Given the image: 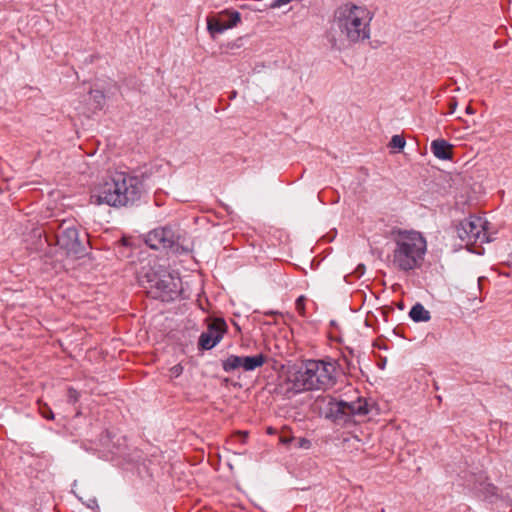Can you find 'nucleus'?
Here are the masks:
<instances>
[{
	"instance_id": "f257e3e1",
	"label": "nucleus",
	"mask_w": 512,
	"mask_h": 512,
	"mask_svg": "<svg viewBox=\"0 0 512 512\" xmlns=\"http://www.w3.org/2000/svg\"><path fill=\"white\" fill-rule=\"evenodd\" d=\"M374 13L363 4L346 1L338 5L332 14L327 39L335 50L344 44L356 45L371 38V22Z\"/></svg>"
},
{
	"instance_id": "f03ea898",
	"label": "nucleus",
	"mask_w": 512,
	"mask_h": 512,
	"mask_svg": "<svg viewBox=\"0 0 512 512\" xmlns=\"http://www.w3.org/2000/svg\"><path fill=\"white\" fill-rule=\"evenodd\" d=\"M143 192V182L138 176L124 172L115 173L107 181L91 192L90 203L94 205H109L113 207L126 206L140 199Z\"/></svg>"
},
{
	"instance_id": "7ed1b4c3",
	"label": "nucleus",
	"mask_w": 512,
	"mask_h": 512,
	"mask_svg": "<svg viewBox=\"0 0 512 512\" xmlns=\"http://www.w3.org/2000/svg\"><path fill=\"white\" fill-rule=\"evenodd\" d=\"M289 389L295 393L313 390H328L336 383L335 363L324 360H307L293 367L286 378Z\"/></svg>"
},
{
	"instance_id": "20e7f679",
	"label": "nucleus",
	"mask_w": 512,
	"mask_h": 512,
	"mask_svg": "<svg viewBox=\"0 0 512 512\" xmlns=\"http://www.w3.org/2000/svg\"><path fill=\"white\" fill-rule=\"evenodd\" d=\"M394 243L390 260L394 268L406 272L421 265L427 246L421 233L400 230L394 234Z\"/></svg>"
},
{
	"instance_id": "39448f33",
	"label": "nucleus",
	"mask_w": 512,
	"mask_h": 512,
	"mask_svg": "<svg viewBox=\"0 0 512 512\" xmlns=\"http://www.w3.org/2000/svg\"><path fill=\"white\" fill-rule=\"evenodd\" d=\"M149 288L154 297L162 301L175 299L181 290V280L178 273L159 268L147 275Z\"/></svg>"
},
{
	"instance_id": "423d86ee",
	"label": "nucleus",
	"mask_w": 512,
	"mask_h": 512,
	"mask_svg": "<svg viewBox=\"0 0 512 512\" xmlns=\"http://www.w3.org/2000/svg\"><path fill=\"white\" fill-rule=\"evenodd\" d=\"M488 224L481 216H470L456 226L457 236L467 245L490 242L493 237L488 232Z\"/></svg>"
},
{
	"instance_id": "0eeeda50",
	"label": "nucleus",
	"mask_w": 512,
	"mask_h": 512,
	"mask_svg": "<svg viewBox=\"0 0 512 512\" xmlns=\"http://www.w3.org/2000/svg\"><path fill=\"white\" fill-rule=\"evenodd\" d=\"M56 238L58 246L64 250L68 256L79 258L84 254L85 246L79 237V231L74 221H62L58 225Z\"/></svg>"
},
{
	"instance_id": "6e6552de",
	"label": "nucleus",
	"mask_w": 512,
	"mask_h": 512,
	"mask_svg": "<svg viewBox=\"0 0 512 512\" xmlns=\"http://www.w3.org/2000/svg\"><path fill=\"white\" fill-rule=\"evenodd\" d=\"M368 412V403L363 398L351 402L340 400L331 406V413L335 420L347 421L354 416H365Z\"/></svg>"
},
{
	"instance_id": "1a4fd4ad",
	"label": "nucleus",
	"mask_w": 512,
	"mask_h": 512,
	"mask_svg": "<svg viewBox=\"0 0 512 512\" xmlns=\"http://www.w3.org/2000/svg\"><path fill=\"white\" fill-rule=\"evenodd\" d=\"M266 360V356L261 353L253 356H238L232 354L222 361V368L227 373H231L237 369H242L246 372L254 371L262 367L266 363Z\"/></svg>"
},
{
	"instance_id": "9d476101",
	"label": "nucleus",
	"mask_w": 512,
	"mask_h": 512,
	"mask_svg": "<svg viewBox=\"0 0 512 512\" xmlns=\"http://www.w3.org/2000/svg\"><path fill=\"white\" fill-rule=\"evenodd\" d=\"M241 16L237 11L225 10L215 16L207 17V30L212 38L234 28L240 23Z\"/></svg>"
},
{
	"instance_id": "9b49d317",
	"label": "nucleus",
	"mask_w": 512,
	"mask_h": 512,
	"mask_svg": "<svg viewBox=\"0 0 512 512\" xmlns=\"http://www.w3.org/2000/svg\"><path fill=\"white\" fill-rule=\"evenodd\" d=\"M227 330V324L223 319L217 318L209 323L207 330L199 337V347L210 350L215 347L223 338Z\"/></svg>"
},
{
	"instance_id": "f8f14e48",
	"label": "nucleus",
	"mask_w": 512,
	"mask_h": 512,
	"mask_svg": "<svg viewBox=\"0 0 512 512\" xmlns=\"http://www.w3.org/2000/svg\"><path fill=\"white\" fill-rule=\"evenodd\" d=\"M176 240V235L171 228L160 227L150 231L145 242L150 248L160 250L173 247Z\"/></svg>"
},
{
	"instance_id": "ddd939ff",
	"label": "nucleus",
	"mask_w": 512,
	"mask_h": 512,
	"mask_svg": "<svg viewBox=\"0 0 512 512\" xmlns=\"http://www.w3.org/2000/svg\"><path fill=\"white\" fill-rule=\"evenodd\" d=\"M433 155L440 160H452L453 145L444 139H436L431 142Z\"/></svg>"
},
{
	"instance_id": "4468645a",
	"label": "nucleus",
	"mask_w": 512,
	"mask_h": 512,
	"mask_svg": "<svg viewBox=\"0 0 512 512\" xmlns=\"http://www.w3.org/2000/svg\"><path fill=\"white\" fill-rule=\"evenodd\" d=\"M409 316L414 322H427L431 318L430 312L420 303L411 308Z\"/></svg>"
},
{
	"instance_id": "2eb2a0df",
	"label": "nucleus",
	"mask_w": 512,
	"mask_h": 512,
	"mask_svg": "<svg viewBox=\"0 0 512 512\" xmlns=\"http://www.w3.org/2000/svg\"><path fill=\"white\" fill-rule=\"evenodd\" d=\"M90 95L95 103L96 109H102L105 104V96L100 90H91Z\"/></svg>"
},
{
	"instance_id": "dca6fc26",
	"label": "nucleus",
	"mask_w": 512,
	"mask_h": 512,
	"mask_svg": "<svg viewBox=\"0 0 512 512\" xmlns=\"http://www.w3.org/2000/svg\"><path fill=\"white\" fill-rule=\"evenodd\" d=\"M405 144H406V141L403 136L393 135L390 140L389 146L392 148H397L399 150H402L404 148Z\"/></svg>"
},
{
	"instance_id": "f3484780",
	"label": "nucleus",
	"mask_w": 512,
	"mask_h": 512,
	"mask_svg": "<svg viewBox=\"0 0 512 512\" xmlns=\"http://www.w3.org/2000/svg\"><path fill=\"white\" fill-rule=\"evenodd\" d=\"M39 411L44 418H46L48 420L54 419V414L47 404H40Z\"/></svg>"
},
{
	"instance_id": "a211bd4d",
	"label": "nucleus",
	"mask_w": 512,
	"mask_h": 512,
	"mask_svg": "<svg viewBox=\"0 0 512 512\" xmlns=\"http://www.w3.org/2000/svg\"><path fill=\"white\" fill-rule=\"evenodd\" d=\"M305 301H306V298L304 296H300L297 298V300L295 302L296 309L301 314L304 313Z\"/></svg>"
},
{
	"instance_id": "6ab92c4d",
	"label": "nucleus",
	"mask_w": 512,
	"mask_h": 512,
	"mask_svg": "<svg viewBox=\"0 0 512 512\" xmlns=\"http://www.w3.org/2000/svg\"><path fill=\"white\" fill-rule=\"evenodd\" d=\"M170 372L172 374L173 377H178L182 374L183 372V368L181 365H175L173 366L171 369H170Z\"/></svg>"
},
{
	"instance_id": "aec40b11",
	"label": "nucleus",
	"mask_w": 512,
	"mask_h": 512,
	"mask_svg": "<svg viewBox=\"0 0 512 512\" xmlns=\"http://www.w3.org/2000/svg\"><path fill=\"white\" fill-rule=\"evenodd\" d=\"M68 397L71 402H76L78 400V392L72 388H69Z\"/></svg>"
},
{
	"instance_id": "412c9836",
	"label": "nucleus",
	"mask_w": 512,
	"mask_h": 512,
	"mask_svg": "<svg viewBox=\"0 0 512 512\" xmlns=\"http://www.w3.org/2000/svg\"><path fill=\"white\" fill-rule=\"evenodd\" d=\"M308 445H309V441H308V440H306V439H302V440H301V443H300V446H301V447H305V448H307V447H308Z\"/></svg>"
},
{
	"instance_id": "4be33fe9",
	"label": "nucleus",
	"mask_w": 512,
	"mask_h": 512,
	"mask_svg": "<svg viewBox=\"0 0 512 512\" xmlns=\"http://www.w3.org/2000/svg\"><path fill=\"white\" fill-rule=\"evenodd\" d=\"M450 108H451V113H453L455 111V108H456V103L453 102L450 104Z\"/></svg>"
},
{
	"instance_id": "5701e85b",
	"label": "nucleus",
	"mask_w": 512,
	"mask_h": 512,
	"mask_svg": "<svg viewBox=\"0 0 512 512\" xmlns=\"http://www.w3.org/2000/svg\"><path fill=\"white\" fill-rule=\"evenodd\" d=\"M236 96V92L234 91L232 94H231V98H234Z\"/></svg>"
},
{
	"instance_id": "b1692460",
	"label": "nucleus",
	"mask_w": 512,
	"mask_h": 512,
	"mask_svg": "<svg viewBox=\"0 0 512 512\" xmlns=\"http://www.w3.org/2000/svg\"><path fill=\"white\" fill-rule=\"evenodd\" d=\"M466 111L467 113H471L470 107H467Z\"/></svg>"
}]
</instances>
